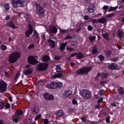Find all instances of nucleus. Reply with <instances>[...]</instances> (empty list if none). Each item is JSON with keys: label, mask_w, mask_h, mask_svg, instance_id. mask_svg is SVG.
Returning a JSON list of instances; mask_svg holds the SVG:
<instances>
[{"label": "nucleus", "mask_w": 124, "mask_h": 124, "mask_svg": "<svg viewBox=\"0 0 124 124\" xmlns=\"http://www.w3.org/2000/svg\"><path fill=\"white\" fill-rule=\"evenodd\" d=\"M44 98L46 100H52L54 98V96L52 95H50L48 93H45L44 95Z\"/></svg>", "instance_id": "obj_14"}, {"label": "nucleus", "mask_w": 124, "mask_h": 124, "mask_svg": "<svg viewBox=\"0 0 124 124\" xmlns=\"http://www.w3.org/2000/svg\"><path fill=\"white\" fill-rule=\"evenodd\" d=\"M78 42L76 41H73L71 42V44L73 46H75L77 44Z\"/></svg>", "instance_id": "obj_37"}, {"label": "nucleus", "mask_w": 124, "mask_h": 124, "mask_svg": "<svg viewBox=\"0 0 124 124\" xmlns=\"http://www.w3.org/2000/svg\"><path fill=\"white\" fill-rule=\"evenodd\" d=\"M72 92L70 90H67L64 92L63 96L64 97L67 98L72 94Z\"/></svg>", "instance_id": "obj_15"}, {"label": "nucleus", "mask_w": 124, "mask_h": 124, "mask_svg": "<svg viewBox=\"0 0 124 124\" xmlns=\"http://www.w3.org/2000/svg\"><path fill=\"white\" fill-rule=\"evenodd\" d=\"M106 83V82L104 81H101L100 82V83L101 85H103Z\"/></svg>", "instance_id": "obj_62"}, {"label": "nucleus", "mask_w": 124, "mask_h": 124, "mask_svg": "<svg viewBox=\"0 0 124 124\" xmlns=\"http://www.w3.org/2000/svg\"><path fill=\"white\" fill-rule=\"evenodd\" d=\"M2 7L3 8V10H4V9H5L4 11H5V12L7 11L8 8V4H6L5 5H3Z\"/></svg>", "instance_id": "obj_30"}, {"label": "nucleus", "mask_w": 124, "mask_h": 124, "mask_svg": "<svg viewBox=\"0 0 124 124\" xmlns=\"http://www.w3.org/2000/svg\"><path fill=\"white\" fill-rule=\"evenodd\" d=\"M114 14H109L107 16V17H110L113 16Z\"/></svg>", "instance_id": "obj_58"}, {"label": "nucleus", "mask_w": 124, "mask_h": 124, "mask_svg": "<svg viewBox=\"0 0 124 124\" xmlns=\"http://www.w3.org/2000/svg\"><path fill=\"white\" fill-rule=\"evenodd\" d=\"M33 29L31 25L29 24H28V29L25 32V35L27 37H29L30 35L33 32Z\"/></svg>", "instance_id": "obj_9"}, {"label": "nucleus", "mask_w": 124, "mask_h": 124, "mask_svg": "<svg viewBox=\"0 0 124 124\" xmlns=\"http://www.w3.org/2000/svg\"><path fill=\"white\" fill-rule=\"evenodd\" d=\"M55 59L56 60H59V59H60L61 58V56L55 55L54 56Z\"/></svg>", "instance_id": "obj_48"}, {"label": "nucleus", "mask_w": 124, "mask_h": 124, "mask_svg": "<svg viewBox=\"0 0 124 124\" xmlns=\"http://www.w3.org/2000/svg\"><path fill=\"white\" fill-rule=\"evenodd\" d=\"M103 100V98L101 97V98L99 99L98 101V103H101Z\"/></svg>", "instance_id": "obj_50"}, {"label": "nucleus", "mask_w": 124, "mask_h": 124, "mask_svg": "<svg viewBox=\"0 0 124 124\" xmlns=\"http://www.w3.org/2000/svg\"><path fill=\"white\" fill-rule=\"evenodd\" d=\"M21 54L18 52H16L11 54L9 57V61L10 63H14L20 57Z\"/></svg>", "instance_id": "obj_1"}, {"label": "nucleus", "mask_w": 124, "mask_h": 124, "mask_svg": "<svg viewBox=\"0 0 124 124\" xmlns=\"http://www.w3.org/2000/svg\"><path fill=\"white\" fill-rule=\"evenodd\" d=\"M31 110L32 112L34 113H38L39 111V108L37 107H34Z\"/></svg>", "instance_id": "obj_26"}, {"label": "nucleus", "mask_w": 124, "mask_h": 124, "mask_svg": "<svg viewBox=\"0 0 124 124\" xmlns=\"http://www.w3.org/2000/svg\"><path fill=\"white\" fill-rule=\"evenodd\" d=\"M107 21V19L105 18H102L98 20V23L103 24H105Z\"/></svg>", "instance_id": "obj_18"}, {"label": "nucleus", "mask_w": 124, "mask_h": 124, "mask_svg": "<svg viewBox=\"0 0 124 124\" xmlns=\"http://www.w3.org/2000/svg\"><path fill=\"white\" fill-rule=\"evenodd\" d=\"M33 71V69L32 68H30L27 70L23 72V74L25 75L30 74L32 73Z\"/></svg>", "instance_id": "obj_20"}, {"label": "nucleus", "mask_w": 124, "mask_h": 124, "mask_svg": "<svg viewBox=\"0 0 124 124\" xmlns=\"http://www.w3.org/2000/svg\"><path fill=\"white\" fill-rule=\"evenodd\" d=\"M8 100L10 102H11L12 101V98L11 97H9L8 98Z\"/></svg>", "instance_id": "obj_64"}, {"label": "nucleus", "mask_w": 124, "mask_h": 124, "mask_svg": "<svg viewBox=\"0 0 124 124\" xmlns=\"http://www.w3.org/2000/svg\"><path fill=\"white\" fill-rule=\"evenodd\" d=\"M18 119H19L18 118H15L12 119V120L14 122L16 123H17L18 122Z\"/></svg>", "instance_id": "obj_44"}, {"label": "nucleus", "mask_w": 124, "mask_h": 124, "mask_svg": "<svg viewBox=\"0 0 124 124\" xmlns=\"http://www.w3.org/2000/svg\"><path fill=\"white\" fill-rule=\"evenodd\" d=\"M118 91L119 94L121 95L124 94V90L121 87H119L117 89Z\"/></svg>", "instance_id": "obj_24"}, {"label": "nucleus", "mask_w": 124, "mask_h": 124, "mask_svg": "<svg viewBox=\"0 0 124 124\" xmlns=\"http://www.w3.org/2000/svg\"><path fill=\"white\" fill-rule=\"evenodd\" d=\"M60 31L62 33H64L66 32L67 31L66 30H60Z\"/></svg>", "instance_id": "obj_52"}, {"label": "nucleus", "mask_w": 124, "mask_h": 124, "mask_svg": "<svg viewBox=\"0 0 124 124\" xmlns=\"http://www.w3.org/2000/svg\"><path fill=\"white\" fill-rule=\"evenodd\" d=\"M0 48L2 50H6L7 47L6 46L2 45L1 46Z\"/></svg>", "instance_id": "obj_38"}, {"label": "nucleus", "mask_w": 124, "mask_h": 124, "mask_svg": "<svg viewBox=\"0 0 124 124\" xmlns=\"http://www.w3.org/2000/svg\"><path fill=\"white\" fill-rule=\"evenodd\" d=\"M48 64L47 63H40L37 65V70L39 71H44L46 70L48 67Z\"/></svg>", "instance_id": "obj_5"}, {"label": "nucleus", "mask_w": 124, "mask_h": 124, "mask_svg": "<svg viewBox=\"0 0 124 124\" xmlns=\"http://www.w3.org/2000/svg\"><path fill=\"white\" fill-rule=\"evenodd\" d=\"M56 69L57 71L59 72L61 71V68L60 66L58 65L56 66Z\"/></svg>", "instance_id": "obj_39"}, {"label": "nucleus", "mask_w": 124, "mask_h": 124, "mask_svg": "<svg viewBox=\"0 0 124 124\" xmlns=\"http://www.w3.org/2000/svg\"><path fill=\"white\" fill-rule=\"evenodd\" d=\"M117 35L120 38H122V32L120 30H119L118 32Z\"/></svg>", "instance_id": "obj_33"}, {"label": "nucleus", "mask_w": 124, "mask_h": 124, "mask_svg": "<svg viewBox=\"0 0 124 124\" xmlns=\"http://www.w3.org/2000/svg\"><path fill=\"white\" fill-rule=\"evenodd\" d=\"M4 106L2 102H0V109H2Z\"/></svg>", "instance_id": "obj_55"}, {"label": "nucleus", "mask_w": 124, "mask_h": 124, "mask_svg": "<svg viewBox=\"0 0 124 124\" xmlns=\"http://www.w3.org/2000/svg\"><path fill=\"white\" fill-rule=\"evenodd\" d=\"M117 8L116 7H111L110 8L108 11V12H110L111 11L115 10Z\"/></svg>", "instance_id": "obj_36"}, {"label": "nucleus", "mask_w": 124, "mask_h": 124, "mask_svg": "<svg viewBox=\"0 0 124 124\" xmlns=\"http://www.w3.org/2000/svg\"><path fill=\"white\" fill-rule=\"evenodd\" d=\"M63 74L61 73H58L52 76V77L54 78H60L63 76Z\"/></svg>", "instance_id": "obj_21"}, {"label": "nucleus", "mask_w": 124, "mask_h": 124, "mask_svg": "<svg viewBox=\"0 0 124 124\" xmlns=\"http://www.w3.org/2000/svg\"><path fill=\"white\" fill-rule=\"evenodd\" d=\"M63 114V112L62 110H60L57 112L56 115L57 116H61Z\"/></svg>", "instance_id": "obj_23"}, {"label": "nucleus", "mask_w": 124, "mask_h": 124, "mask_svg": "<svg viewBox=\"0 0 124 124\" xmlns=\"http://www.w3.org/2000/svg\"><path fill=\"white\" fill-rule=\"evenodd\" d=\"M23 111L22 110H17L14 115L13 117H17L19 119H20V116L23 115Z\"/></svg>", "instance_id": "obj_13"}, {"label": "nucleus", "mask_w": 124, "mask_h": 124, "mask_svg": "<svg viewBox=\"0 0 124 124\" xmlns=\"http://www.w3.org/2000/svg\"><path fill=\"white\" fill-rule=\"evenodd\" d=\"M20 75V74L19 72H18L15 78V81H17V79L18 78Z\"/></svg>", "instance_id": "obj_32"}, {"label": "nucleus", "mask_w": 124, "mask_h": 124, "mask_svg": "<svg viewBox=\"0 0 124 124\" xmlns=\"http://www.w3.org/2000/svg\"><path fill=\"white\" fill-rule=\"evenodd\" d=\"M108 8V7L107 5L104 6L103 7V9L104 10H106Z\"/></svg>", "instance_id": "obj_61"}, {"label": "nucleus", "mask_w": 124, "mask_h": 124, "mask_svg": "<svg viewBox=\"0 0 124 124\" xmlns=\"http://www.w3.org/2000/svg\"><path fill=\"white\" fill-rule=\"evenodd\" d=\"M72 104H76L77 103V101L75 99H73L72 101Z\"/></svg>", "instance_id": "obj_59"}, {"label": "nucleus", "mask_w": 124, "mask_h": 124, "mask_svg": "<svg viewBox=\"0 0 124 124\" xmlns=\"http://www.w3.org/2000/svg\"><path fill=\"white\" fill-rule=\"evenodd\" d=\"M47 41L51 46V48H54L55 47V42L54 41L50 39H48Z\"/></svg>", "instance_id": "obj_16"}, {"label": "nucleus", "mask_w": 124, "mask_h": 124, "mask_svg": "<svg viewBox=\"0 0 124 124\" xmlns=\"http://www.w3.org/2000/svg\"><path fill=\"white\" fill-rule=\"evenodd\" d=\"M86 117L84 116H83L82 117L81 119L83 122H86Z\"/></svg>", "instance_id": "obj_49"}, {"label": "nucleus", "mask_w": 124, "mask_h": 124, "mask_svg": "<svg viewBox=\"0 0 124 124\" xmlns=\"http://www.w3.org/2000/svg\"><path fill=\"white\" fill-rule=\"evenodd\" d=\"M91 67H85L80 69L77 72V74H86L91 70Z\"/></svg>", "instance_id": "obj_3"}, {"label": "nucleus", "mask_w": 124, "mask_h": 124, "mask_svg": "<svg viewBox=\"0 0 124 124\" xmlns=\"http://www.w3.org/2000/svg\"><path fill=\"white\" fill-rule=\"evenodd\" d=\"M118 57H116L112 58L111 59V60L113 62H115L117 61L118 60Z\"/></svg>", "instance_id": "obj_45"}, {"label": "nucleus", "mask_w": 124, "mask_h": 124, "mask_svg": "<svg viewBox=\"0 0 124 124\" xmlns=\"http://www.w3.org/2000/svg\"><path fill=\"white\" fill-rule=\"evenodd\" d=\"M107 68L108 69L111 70H117L118 68L117 64L114 63H112L109 64Z\"/></svg>", "instance_id": "obj_11"}, {"label": "nucleus", "mask_w": 124, "mask_h": 124, "mask_svg": "<svg viewBox=\"0 0 124 124\" xmlns=\"http://www.w3.org/2000/svg\"><path fill=\"white\" fill-rule=\"evenodd\" d=\"M95 9L93 5H92L91 6H90L88 8V11L90 13L93 12Z\"/></svg>", "instance_id": "obj_19"}, {"label": "nucleus", "mask_w": 124, "mask_h": 124, "mask_svg": "<svg viewBox=\"0 0 124 124\" xmlns=\"http://www.w3.org/2000/svg\"><path fill=\"white\" fill-rule=\"evenodd\" d=\"M84 18L85 20H87L88 19L89 17L87 15H85L84 16Z\"/></svg>", "instance_id": "obj_60"}, {"label": "nucleus", "mask_w": 124, "mask_h": 124, "mask_svg": "<svg viewBox=\"0 0 124 124\" xmlns=\"http://www.w3.org/2000/svg\"><path fill=\"white\" fill-rule=\"evenodd\" d=\"M35 57L37 58V56H36L34 57L32 56H30L28 57V62L30 64L34 65L38 63V62L36 59Z\"/></svg>", "instance_id": "obj_7"}, {"label": "nucleus", "mask_w": 124, "mask_h": 124, "mask_svg": "<svg viewBox=\"0 0 124 124\" xmlns=\"http://www.w3.org/2000/svg\"><path fill=\"white\" fill-rule=\"evenodd\" d=\"M42 59L44 61L46 62L50 60V58L48 56L45 55L43 57Z\"/></svg>", "instance_id": "obj_27"}, {"label": "nucleus", "mask_w": 124, "mask_h": 124, "mask_svg": "<svg viewBox=\"0 0 124 124\" xmlns=\"http://www.w3.org/2000/svg\"><path fill=\"white\" fill-rule=\"evenodd\" d=\"M72 38V37L71 36L68 35L65 38V39H70Z\"/></svg>", "instance_id": "obj_53"}, {"label": "nucleus", "mask_w": 124, "mask_h": 124, "mask_svg": "<svg viewBox=\"0 0 124 124\" xmlns=\"http://www.w3.org/2000/svg\"><path fill=\"white\" fill-rule=\"evenodd\" d=\"M56 82H53L48 84L46 87L47 88L55 89L56 88Z\"/></svg>", "instance_id": "obj_12"}, {"label": "nucleus", "mask_w": 124, "mask_h": 124, "mask_svg": "<svg viewBox=\"0 0 124 124\" xmlns=\"http://www.w3.org/2000/svg\"><path fill=\"white\" fill-rule=\"evenodd\" d=\"M48 123V120L47 119H45L44 121V124H47Z\"/></svg>", "instance_id": "obj_57"}, {"label": "nucleus", "mask_w": 124, "mask_h": 124, "mask_svg": "<svg viewBox=\"0 0 124 124\" xmlns=\"http://www.w3.org/2000/svg\"><path fill=\"white\" fill-rule=\"evenodd\" d=\"M34 45L33 44H30V45L28 46V48L29 49H31V48L34 47Z\"/></svg>", "instance_id": "obj_47"}, {"label": "nucleus", "mask_w": 124, "mask_h": 124, "mask_svg": "<svg viewBox=\"0 0 124 124\" xmlns=\"http://www.w3.org/2000/svg\"><path fill=\"white\" fill-rule=\"evenodd\" d=\"M14 7L17 6L22 7L23 6V0H13L12 2Z\"/></svg>", "instance_id": "obj_6"}, {"label": "nucleus", "mask_w": 124, "mask_h": 124, "mask_svg": "<svg viewBox=\"0 0 124 124\" xmlns=\"http://www.w3.org/2000/svg\"><path fill=\"white\" fill-rule=\"evenodd\" d=\"M48 28V30L47 31L50 35H53L57 33V29L55 26L50 25L49 26Z\"/></svg>", "instance_id": "obj_8"}, {"label": "nucleus", "mask_w": 124, "mask_h": 124, "mask_svg": "<svg viewBox=\"0 0 124 124\" xmlns=\"http://www.w3.org/2000/svg\"><path fill=\"white\" fill-rule=\"evenodd\" d=\"M102 75H103V76H102V77L103 78H107V76L108 75V74L107 73H103Z\"/></svg>", "instance_id": "obj_40"}, {"label": "nucleus", "mask_w": 124, "mask_h": 124, "mask_svg": "<svg viewBox=\"0 0 124 124\" xmlns=\"http://www.w3.org/2000/svg\"><path fill=\"white\" fill-rule=\"evenodd\" d=\"M109 36V35L108 33H105L102 35V36L107 40H109V39L108 37Z\"/></svg>", "instance_id": "obj_28"}, {"label": "nucleus", "mask_w": 124, "mask_h": 124, "mask_svg": "<svg viewBox=\"0 0 124 124\" xmlns=\"http://www.w3.org/2000/svg\"><path fill=\"white\" fill-rule=\"evenodd\" d=\"M91 22H92L94 23H96L98 22V20H95L94 19L92 20H91Z\"/></svg>", "instance_id": "obj_63"}, {"label": "nucleus", "mask_w": 124, "mask_h": 124, "mask_svg": "<svg viewBox=\"0 0 124 124\" xmlns=\"http://www.w3.org/2000/svg\"><path fill=\"white\" fill-rule=\"evenodd\" d=\"M98 57L100 58V60L101 61H102L103 60L104 57L102 55H100L98 56Z\"/></svg>", "instance_id": "obj_43"}, {"label": "nucleus", "mask_w": 124, "mask_h": 124, "mask_svg": "<svg viewBox=\"0 0 124 124\" xmlns=\"http://www.w3.org/2000/svg\"><path fill=\"white\" fill-rule=\"evenodd\" d=\"M111 54L112 52L110 50L107 51L105 52V55L107 57H110Z\"/></svg>", "instance_id": "obj_25"}, {"label": "nucleus", "mask_w": 124, "mask_h": 124, "mask_svg": "<svg viewBox=\"0 0 124 124\" xmlns=\"http://www.w3.org/2000/svg\"><path fill=\"white\" fill-rule=\"evenodd\" d=\"M77 58L78 59L82 58L84 57V54L83 53L80 52L77 53L76 54Z\"/></svg>", "instance_id": "obj_22"}, {"label": "nucleus", "mask_w": 124, "mask_h": 124, "mask_svg": "<svg viewBox=\"0 0 124 124\" xmlns=\"http://www.w3.org/2000/svg\"><path fill=\"white\" fill-rule=\"evenodd\" d=\"M36 6L37 9V12L39 16L44 17L45 13L42 7L39 4H36Z\"/></svg>", "instance_id": "obj_4"}, {"label": "nucleus", "mask_w": 124, "mask_h": 124, "mask_svg": "<svg viewBox=\"0 0 124 124\" xmlns=\"http://www.w3.org/2000/svg\"><path fill=\"white\" fill-rule=\"evenodd\" d=\"M109 116H108V117H107L106 118V121L107 123H108L109 121Z\"/></svg>", "instance_id": "obj_56"}, {"label": "nucleus", "mask_w": 124, "mask_h": 124, "mask_svg": "<svg viewBox=\"0 0 124 124\" xmlns=\"http://www.w3.org/2000/svg\"><path fill=\"white\" fill-rule=\"evenodd\" d=\"M65 46L64 44L62 43L60 47V49L61 51H62L65 47Z\"/></svg>", "instance_id": "obj_35"}, {"label": "nucleus", "mask_w": 124, "mask_h": 124, "mask_svg": "<svg viewBox=\"0 0 124 124\" xmlns=\"http://www.w3.org/2000/svg\"><path fill=\"white\" fill-rule=\"evenodd\" d=\"M41 37L42 38V40L41 44V45L43 43L46 39V38L45 36L44 35V34H43L41 36Z\"/></svg>", "instance_id": "obj_31"}, {"label": "nucleus", "mask_w": 124, "mask_h": 124, "mask_svg": "<svg viewBox=\"0 0 124 124\" xmlns=\"http://www.w3.org/2000/svg\"><path fill=\"white\" fill-rule=\"evenodd\" d=\"M80 94L85 98H89L92 96L91 92L88 90H81L80 91Z\"/></svg>", "instance_id": "obj_2"}, {"label": "nucleus", "mask_w": 124, "mask_h": 124, "mask_svg": "<svg viewBox=\"0 0 124 124\" xmlns=\"http://www.w3.org/2000/svg\"><path fill=\"white\" fill-rule=\"evenodd\" d=\"M92 54H94L95 53H96L98 52V51L95 48H93V50H92Z\"/></svg>", "instance_id": "obj_41"}, {"label": "nucleus", "mask_w": 124, "mask_h": 124, "mask_svg": "<svg viewBox=\"0 0 124 124\" xmlns=\"http://www.w3.org/2000/svg\"><path fill=\"white\" fill-rule=\"evenodd\" d=\"M67 50H68L69 51H73L74 50V49L72 48H71L70 47H67Z\"/></svg>", "instance_id": "obj_54"}, {"label": "nucleus", "mask_w": 124, "mask_h": 124, "mask_svg": "<svg viewBox=\"0 0 124 124\" xmlns=\"http://www.w3.org/2000/svg\"><path fill=\"white\" fill-rule=\"evenodd\" d=\"M93 28L90 25H89L88 26V31H92Z\"/></svg>", "instance_id": "obj_46"}, {"label": "nucleus", "mask_w": 124, "mask_h": 124, "mask_svg": "<svg viewBox=\"0 0 124 124\" xmlns=\"http://www.w3.org/2000/svg\"><path fill=\"white\" fill-rule=\"evenodd\" d=\"M8 25L14 29L16 28H17L15 26L12 20H10L9 21L8 23Z\"/></svg>", "instance_id": "obj_17"}, {"label": "nucleus", "mask_w": 124, "mask_h": 124, "mask_svg": "<svg viewBox=\"0 0 124 124\" xmlns=\"http://www.w3.org/2000/svg\"><path fill=\"white\" fill-rule=\"evenodd\" d=\"M7 85L3 80L0 81V92H4L7 87Z\"/></svg>", "instance_id": "obj_10"}, {"label": "nucleus", "mask_w": 124, "mask_h": 124, "mask_svg": "<svg viewBox=\"0 0 124 124\" xmlns=\"http://www.w3.org/2000/svg\"><path fill=\"white\" fill-rule=\"evenodd\" d=\"M56 88L61 87L62 85V83L60 82H56Z\"/></svg>", "instance_id": "obj_29"}, {"label": "nucleus", "mask_w": 124, "mask_h": 124, "mask_svg": "<svg viewBox=\"0 0 124 124\" xmlns=\"http://www.w3.org/2000/svg\"><path fill=\"white\" fill-rule=\"evenodd\" d=\"M95 36H93L90 37H89V39L91 42H92L94 41L95 39Z\"/></svg>", "instance_id": "obj_34"}, {"label": "nucleus", "mask_w": 124, "mask_h": 124, "mask_svg": "<svg viewBox=\"0 0 124 124\" xmlns=\"http://www.w3.org/2000/svg\"><path fill=\"white\" fill-rule=\"evenodd\" d=\"M41 116V115L40 114H39L35 118V120H37L38 119L40 118Z\"/></svg>", "instance_id": "obj_51"}, {"label": "nucleus", "mask_w": 124, "mask_h": 124, "mask_svg": "<svg viewBox=\"0 0 124 124\" xmlns=\"http://www.w3.org/2000/svg\"><path fill=\"white\" fill-rule=\"evenodd\" d=\"M33 35L34 37H36L37 38L38 37V32L35 30L34 31V32Z\"/></svg>", "instance_id": "obj_42"}]
</instances>
